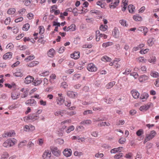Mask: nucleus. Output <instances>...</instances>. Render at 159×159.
I'll list each match as a JSON object with an SVG mask.
<instances>
[{
  "label": "nucleus",
  "instance_id": "1",
  "mask_svg": "<svg viewBox=\"0 0 159 159\" xmlns=\"http://www.w3.org/2000/svg\"><path fill=\"white\" fill-rule=\"evenodd\" d=\"M17 143V140L15 139H9L5 141L3 144V146L9 148L13 146Z\"/></svg>",
  "mask_w": 159,
  "mask_h": 159
},
{
  "label": "nucleus",
  "instance_id": "2",
  "mask_svg": "<svg viewBox=\"0 0 159 159\" xmlns=\"http://www.w3.org/2000/svg\"><path fill=\"white\" fill-rule=\"evenodd\" d=\"M57 96L56 97V102L57 105L61 106L63 104L65 101V97L63 94L61 93L57 94Z\"/></svg>",
  "mask_w": 159,
  "mask_h": 159
},
{
  "label": "nucleus",
  "instance_id": "3",
  "mask_svg": "<svg viewBox=\"0 0 159 159\" xmlns=\"http://www.w3.org/2000/svg\"><path fill=\"white\" fill-rule=\"evenodd\" d=\"M157 133L155 130H152L149 134H146L143 143H145L146 142L150 140L153 139L156 135Z\"/></svg>",
  "mask_w": 159,
  "mask_h": 159
},
{
  "label": "nucleus",
  "instance_id": "4",
  "mask_svg": "<svg viewBox=\"0 0 159 159\" xmlns=\"http://www.w3.org/2000/svg\"><path fill=\"white\" fill-rule=\"evenodd\" d=\"M152 105V103L149 102L141 106L139 108V110L141 111H147Z\"/></svg>",
  "mask_w": 159,
  "mask_h": 159
},
{
  "label": "nucleus",
  "instance_id": "5",
  "mask_svg": "<svg viewBox=\"0 0 159 159\" xmlns=\"http://www.w3.org/2000/svg\"><path fill=\"white\" fill-rule=\"evenodd\" d=\"M87 68L89 71L91 72H95L97 70V68L95 65L92 63L88 64Z\"/></svg>",
  "mask_w": 159,
  "mask_h": 159
},
{
  "label": "nucleus",
  "instance_id": "6",
  "mask_svg": "<svg viewBox=\"0 0 159 159\" xmlns=\"http://www.w3.org/2000/svg\"><path fill=\"white\" fill-rule=\"evenodd\" d=\"M39 117L38 115H37L35 114H31L29 115L27 118V120H31L33 121H35L38 120Z\"/></svg>",
  "mask_w": 159,
  "mask_h": 159
},
{
  "label": "nucleus",
  "instance_id": "7",
  "mask_svg": "<svg viewBox=\"0 0 159 159\" xmlns=\"http://www.w3.org/2000/svg\"><path fill=\"white\" fill-rule=\"evenodd\" d=\"M26 105L30 106H34L36 104V101L33 99H28L25 102Z\"/></svg>",
  "mask_w": 159,
  "mask_h": 159
},
{
  "label": "nucleus",
  "instance_id": "8",
  "mask_svg": "<svg viewBox=\"0 0 159 159\" xmlns=\"http://www.w3.org/2000/svg\"><path fill=\"white\" fill-rule=\"evenodd\" d=\"M20 96V93L17 91H13L11 93V97L13 100H16L19 98Z\"/></svg>",
  "mask_w": 159,
  "mask_h": 159
},
{
  "label": "nucleus",
  "instance_id": "9",
  "mask_svg": "<svg viewBox=\"0 0 159 159\" xmlns=\"http://www.w3.org/2000/svg\"><path fill=\"white\" fill-rule=\"evenodd\" d=\"M112 34L116 38H119L120 37V32L117 28H115L112 31Z\"/></svg>",
  "mask_w": 159,
  "mask_h": 159
},
{
  "label": "nucleus",
  "instance_id": "10",
  "mask_svg": "<svg viewBox=\"0 0 159 159\" xmlns=\"http://www.w3.org/2000/svg\"><path fill=\"white\" fill-rule=\"evenodd\" d=\"M52 153L57 156H58L60 155V151L58 149L57 147H53L51 148Z\"/></svg>",
  "mask_w": 159,
  "mask_h": 159
},
{
  "label": "nucleus",
  "instance_id": "11",
  "mask_svg": "<svg viewBox=\"0 0 159 159\" xmlns=\"http://www.w3.org/2000/svg\"><path fill=\"white\" fill-rule=\"evenodd\" d=\"M131 93L133 97L135 99L138 98L140 94L137 91L134 89L131 91Z\"/></svg>",
  "mask_w": 159,
  "mask_h": 159
},
{
  "label": "nucleus",
  "instance_id": "12",
  "mask_svg": "<svg viewBox=\"0 0 159 159\" xmlns=\"http://www.w3.org/2000/svg\"><path fill=\"white\" fill-rule=\"evenodd\" d=\"M63 153L66 157H69L71 155L72 151L70 149H65L63 152Z\"/></svg>",
  "mask_w": 159,
  "mask_h": 159
},
{
  "label": "nucleus",
  "instance_id": "13",
  "mask_svg": "<svg viewBox=\"0 0 159 159\" xmlns=\"http://www.w3.org/2000/svg\"><path fill=\"white\" fill-rule=\"evenodd\" d=\"M34 80V78L30 76H27L25 79V83L26 84H29L33 82Z\"/></svg>",
  "mask_w": 159,
  "mask_h": 159
},
{
  "label": "nucleus",
  "instance_id": "14",
  "mask_svg": "<svg viewBox=\"0 0 159 159\" xmlns=\"http://www.w3.org/2000/svg\"><path fill=\"white\" fill-rule=\"evenodd\" d=\"M51 156V152L49 150H46L43 155V157L44 159L47 158H50Z\"/></svg>",
  "mask_w": 159,
  "mask_h": 159
},
{
  "label": "nucleus",
  "instance_id": "15",
  "mask_svg": "<svg viewBox=\"0 0 159 159\" xmlns=\"http://www.w3.org/2000/svg\"><path fill=\"white\" fill-rule=\"evenodd\" d=\"M67 95L70 98H74L77 95V93L72 91H68L67 92Z\"/></svg>",
  "mask_w": 159,
  "mask_h": 159
},
{
  "label": "nucleus",
  "instance_id": "16",
  "mask_svg": "<svg viewBox=\"0 0 159 159\" xmlns=\"http://www.w3.org/2000/svg\"><path fill=\"white\" fill-rule=\"evenodd\" d=\"M149 79L148 76L145 75H141L139 78V82H144L145 81L148 80Z\"/></svg>",
  "mask_w": 159,
  "mask_h": 159
},
{
  "label": "nucleus",
  "instance_id": "17",
  "mask_svg": "<svg viewBox=\"0 0 159 159\" xmlns=\"http://www.w3.org/2000/svg\"><path fill=\"white\" fill-rule=\"evenodd\" d=\"M138 30L143 33L144 35H146V33L148 31L147 28L145 26L139 27L138 28Z\"/></svg>",
  "mask_w": 159,
  "mask_h": 159
},
{
  "label": "nucleus",
  "instance_id": "18",
  "mask_svg": "<svg viewBox=\"0 0 159 159\" xmlns=\"http://www.w3.org/2000/svg\"><path fill=\"white\" fill-rule=\"evenodd\" d=\"M119 2V0H116L114 2L111 3L109 6L110 8L114 9L118 5Z\"/></svg>",
  "mask_w": 159,
  "mask_h": 159
},
{
  "label": "nucleus",
  "instance_id": "19",
  "mask_svg": "<svg viewBox=\"0 0 159 159\" xmlns=\"http://www.w3.org/2000/svg\"><path fill=\"white\" fill-rule=\"evenodd\" d=\"M39 64V62L37 61H32L30 63L27 64L26 66L30 67H32L36 66Z\"/></svg>",
  "mask_w": 159,
  "mask_h": 159
},
{
  "label": "nucleus",
  "instance_id": "20",
  "mask_svg": "<svg viewBox=\"0 0 159 159\" xmlns=\"http://www.w3.org/2000/svg\"><path fill=\"white\" fill-rule=\"evenodd\" d=\"M12 53L11 52H9L4 54L3 56V58L5 60L10 59L12 57Z\"/></svg>",
  "mask_w": 159,
  "mask_h": 159
},
{
  "label": "nucleus",
  "instance_id": "21",
  "mask_svg": "<svg viewBox=\"0 0 159 159\" xmlns=\"http://www.w3.org/2000/svg\"><path fill=\"white\" fill-rule=\"evenodd\" d=\"M55 54V51L53 48H51L48 52V55L50 57H53Z\"/></svg>",
  "mask_w": 159,
  "mask_h": 159
},
{
  "label": "nucleus",
  "instance_id": "22",
  "mask_svg": "<svg viewBox=\"0 0 159 159\" xmlns=\"http://www.w3.org/2000/svg\"><path fill=\"white\" fill-rule=\"evenodd\" d=\"M71 57L75 59H78L80 57V52H75L70 55Z\"/></svg>",
  "mask_w": 159,
  "mask_h": 159
},
{
  "label": "nucleus",
  "instance_id": "23",
  "mask_svg": "<svg viewBox=\"0 0 159 159\" xmlns=\"http://www.w3.org/2000/svg\"><path fill=\"white\" fill-rule=\"evenodd\" d=\"M149 97V95L148 93H144L141 95L140 99L142 100L143 102L146 101Z\"/></svg>",
  "mask_w": 159,
  "mask_h": 159
},
{
  "label": "nucleus",
  "instance_id": "24",
  "mask_svg": "<svg viewBox=\"0 0 159 159\" xmlns=\"http://www.w3.org/2000/svg\"><path fill=\"white\" fill-rule=\"evenodd\" d=\"M56 79V76L54 74H51L50 76L49 81L52 84L54 83Z\"/></svg>",
  "mask_w": 159,
  "mask_h": 159
},
{
  "label": "nucleus",
  "instance_id": "25",
  "mask_svg": "<svg viewBox=\"0 0 159 159\" xmlns=\"http://www.w3.org/2000/svg\"><path fill=\"white\" fill-rule=\"evenodd\" d=\"M122 148V147H119L116 148H114L111 150L110 152L111 153H115L117 152H120Z\"/></svg>",
  "mask_w": 159,
  "mask_h": 159
},
{
  "label": "nucleus",
  "instance_id": "26",
  "mask_svg": "<svg viewBox=\"0 0 159 159\" xmlns=\"http://www.w3.org/2000/svg\"><path fill=\"white\" fill-rule=\"evenodd\" d=\"M120 61L119 59L116 58L114 60V67L115 68L117 69L119 68L120 66V65L118 63V62Z\"/></svg>",
  "mask_w": 159,
  "mask_h": 159
},
{
  "label": "nucleus",
  "instance_id": "27",
  "mask_svg": "<svg viewBox=\"0 0 159 159\" xmlns=\"http://www.w3.org/2000/svg\"><path fill=\"white\" fill-rule=\"evenodd\" d=\"M9 157V155L7 152H5L1 155L0 157V159H6Z\"/></svg>",
  "mask_w": 159,
  "mask_h": 159
},
{
  "label": "nucleus",
  "instance_id": "28",
  "mask_svg": "<svg viewBox=\"0 0 159 159\" xmlns=\"http://www.w3.org/2000/svg\"><path fill=\"white\" fill-rule=\"evenodd\" d=\"M116 82L113 81L108 83L106 85V88L107 89H110L115 84Z\"/></svg>",
  "mask_w": 159,
  "mask_h": 159
},
{
  "label": "nucleus",
  "instance_id": "29",
  "mask_svg": "<svg viewBox=\"0 0 159 159\" xmlns=\"http://www.w3.org/2000/svg\"><path fill=\"white\" fill-rule=\"evenodd\" d=\"M128 10L129 12L134 13L135 10V7L132 5H130L128 7Z\"/></svg>",
  "mask_w": 159,
  "mask_h": 159
},
{
  "label": "nucleus",
  "instance_id": "30",
  "mask_svg": "<svg viewBox=\"0 0 159 159\" xmlns=\"http://www.w3.org/2000/svg\"><path fill=\"white\" fill-rule=\"evenodd\" d=\"M13 75L16 77H21L23 76L22 73L20 70L19 71H17L14 73Z\"/></svg>",
  "mask_w": 159,
  "mask_h": 159
},
{
  "label": "nucleus",
  "instance_id": "31",
  "mask_svg": "<svg viewBox=\"0 0 159 159\" xmlns=\"http://www.w3.org/2000/svg\"><path fill=\"white\" fill-rule=\"evenodd\" d=\"M98 126H109L110 125V124L109 123L106 122H100L98 125Z\"/></svg>",
  "mask_w": 159,
  "mask_h": 159
},
{
  "label": "nucleus",
  "instance_id": "32",
  "mask_svg": "<svg viewBox=\"0 0 159 159\" xmlns=\"http://www.w3.org/2000/svg\"><path fill=\"white\" fill-rule=\"evenodd\" d=\"M137 61H139L140 62L145 63L147 61V60L145 59L144 57H140L136 59Z\"/></svg>",
  "mask_w": 159,
  "mask_h": 159
},
{
  "label": "nucleus",
  "instance_id": "33",
  "mask_svg": "<svg viewBox=\"0 0 159 159\" xmlns=\"http://www.w3.org/2000/svg\"><path fill=\"white\" fill-rule=\"evenodd\" d=\"M76 26L75 25L72 24L68 27V30L70 31H75L76 30Z\"/></svg>",
  "mask_w": 159,
  "mask_h": 159
},
{
  "label": "nucleus",
  "instance_id": "34",
  "mask_svg": "<svg viewBox=\"0 0 159 159\" xmlns=\"http://www.w3.org/2000/svg\"><path fill=\"white\" fill-rule=\"evenodd\" d=\"M16 11V9L14 8L9 9L7 11V14L10 15L14 14Z\"/></svg>",
  "mask_w": 159,
  "mask_h": 159
},
{
  "label": "nucleus",
  "instance_id": "35",
  "mask_svg": "<svg viewBox=\"0 0 159 159\" xmlns=\"http://www.w3.org/2000/svg\"><path fill=\"white\" fill-rule=\"evenodd\" d=\"M101 38L100 33L99 31L97 30L96 32V40L97 41H99Z\"/></svg>",
  "mask_w": 159,
  "mask_h": 159
},
{
  "label": "nucleus",
  "instance_id": "36",
  "mask_svg": "<svg viewBox=\"0 0 159 159\" xmlns=\"http://www.w3.org/2000/svg\"><path fill=\"white\" fill-rule=\"evenodd\" d=\"M150 75L153 77L157 78L159 76V74L157 72L152 71L150 72Z\"/></svg>",
  "mask_w": 159,
  "mask_h": 159
},
{
  "label": "nucleus",
  "instance_id": "37",
  "mask_svg": "<svg viewBox=\"0 0 159 159\" xmlns=\"http://www.w3.org/2000/svg\"><path fill=\"white\" fill-rule=\"evenodd\" d=\"M113 44V43L112 42H108L103 43L102 44V46L103 48H106L110 46H111Z\"/></svg>",
  "mask_w": 159,
  "mask_h": 159
},
{
  "label": "nucleus",
  "instance_id": "38",
  "mask_svg": "<svg viewBox=\"0 0 159 159\" xmlns=\"http://www.w3.org/2000/svg\"><path fill=\"white\" fill-rule=\"evenodd\" d=\"M30 26V25L28 23H27L23 25L22 29L23 30L27 31L29 29Z\"/></svg>",
  "mask_w": 159,
  "mask_h": 159
},
{
  "label": "nucleus",
  "instance_id": "39",
  "mask_svg": "<svg viewBox=\"0 0 159 159\" xmlns=\"http://www.w3.org/2000/svg\"><path fill=\"white\" fill-rule=\"evenodd\" d=\"M101 60L102 61H110L111 60V59L109 58V57L106 56H105L101 58Z\"/></svg>",
  "mask_w": 159,
  "mask_h": 159
},
{
  "label": "nucleus",
  "instance_id": "40",
  "mask_svg": "<svg viewBox=\"0 0 159 159\" xmlns=\"http://www.w3.org/2000/svg\"><path fill=\"white\" fill-rule=\"evenodd\" d=\"M5 85L6 87H7L10 89H11L12 88L15 89L16 87V85L15 84H6Z\"/></svg>",
  "mask_w": 159,
  "mask_h": 159
},
{
  "label": "nucleus",
  "instance_id": "41",
  "mask_svg": "<svg viewBox=\"0 0 159 159\" xmlns=\"http://www.w3.org/2000/svg\"><path fill=\"white\" fill-rule=\"evenodd\" d=\"M42 82V80H34L33 83V85L35 86H37L39 84H40Z\"/></svg>",
  "mask_w": 159,
  "mask_h": 159
},
{
  "label": "nucleus",
  "instance_id": "42",
  "mask_svg": "<svg viewBox=\"0 0 159 159\" xmlns=\"http://www.w3.org/2000/svg\"><path fill=\"white\" fill-rule=\"evenodd\" d=\"M92 123V121L90 120H87L82 121L81 122V124L83 125H89L90 124Z\"/></svg>",
  "mask_w": 159,
  "mask_h": 159
},
{
  "label": "nucleus",
  "instance_id": "43",
  "mask_svg": "<svg viewBox=\"0 0 159 159\" xmlns=\"http://www.w3.org/2000/svg\"><path fill=\"white\" fill-rule=\"evenodd\" d=\"M107 25H101L100 26L99 29L101 30L102 31H105L107 30Z\"/></svg>",
  "mask_w": 159,
  "mask_h": 159
},
{
  "label": "nucleus",
  "instance_id": "44",
  "mask_svg": "<svg viewBox=\"0 0 159 159\" xmlns=\"http://www.w3.org/2000/svg\"><path fill=\"white\" fill-rule=\"evenodd\" d=\"M133 19L136 21H140L142 20L141 16H134L133 17Z\"/></svg>",
  "mask_w": 159,
  "mask_h": 159
},
{
  "label": "nucleus",
  "instance_id": "45",
  "mask_svg": "<svg viewBox=\"0 0 159 159\" xmlns=\"http://www.w3.org/2000/svg\"><path fill=\"white\" fill-rule=\"evenodd\" d=\"M34 58V55L29 56L27 57L25 59V61H30L32 60Z\"/></svg>",
  "mask_w": 159,
  "mask_h": 159
},
{
  "label": "nucleus",
  "instance_id": "46",
  "mask_svg": "<svg viewBox=\"0 0 159 159\" xmlns=\"http://www.w3.org/2000/svg\"><path fill=\"white\" fill-rule=\"evenodd\" d=\"M75 129V127L73 125H71L66 130V132L67 133H70L71 131Z\"/></svg>",
  "mask_w": 159,
  "mask_h": 159
},
{
  "label": "nucleus",
  "instance_id": "47",
  "mask_svg": "<svg viewBox=\"0 0 159 159\" xmlns=\"http://www.w3.org/2000/svg\"><path fill=\"white\" fill-rule=\"evenodd\" d=\"M63 113V111H57L54 112V115L56 116H59V115H61V116H62V114Z\"/></svg>",
  "mask_w": 159,
  "mask_h": 159
},
{
  "label": "nucleus",
  "instance_id": "48",
  "mask_svg": "<svg viewBox=\"0 0 159 159\" xmlns=\"http://www.w3.org/2000/svg\"><path fill=\"white\" fill-rule=\"evenodd\" d=\"M26 12V9L24 8H22L20 9L18 11V14L20 15H23Z\"/></svg>",
  "mask_w": 159,
  "mask_h": 159
},
{
  "label": "nucleus",
  "instance_id": "49",
  "mask_svg": "<svg viewBox=\"0 0 159 159\" xmlns=\"http://www.w3.org/2000/svg\"><path fill=\"white\" fill-rule=\"evenodd\" d=\"M15 133L14 131L13 130H11V131L7 132L6 134L8 136V137H11L13 135L15 134Z\"/></svg>",
  "mask_w": 159,
  "mask_h": 159
},
{
  "label": "nucleus",
  "instance_id": "50",
  "mask_svg": "<svg viewBox=\"0 0 159 159\" xmlns=\"http://www.w3.org/2000/svg\"><path fill=\"white\" fill-rule=\"evenodd\" d=\"M148 43L149 46H152L154 44L153 39L152 38L149 39L148 41Z\"/></svg>",
  "mask_w": 159,
  "mask_h": 159
},
{
  "label": "nucleus",
  "instance_id": "51",
  "mask_svg": "<svg viewBox=\"0 0 159 159\" xmlns=\"http://www.w3.org/2000/svg\"><path fill=\"white\" fill-rule=\"evenodd\" d=\"M119 22L121 25L123 26H127L128 25L126 23V21L123 19L120 20Z\"/></svg>",
  "mask_w": 159,
  "mask_h": 159
},
{
  "label": "nucleus",
  "instance_id": "52",
  "mask_svg": "<svg viewBox=\"0 0 159 159\" xmlns=\"http://www.w3.org/2000/svg\"><path fill=\"white\" fill-rule=\"evenodd\" d=\"M149 51V49L148 48H146L145 49H143L139 51V52L141 54H144L147 53Z\"/></svg>",
  "mask_w": 159,
  "mask_h": 159
},
{
  "label": "nucleus",
  "instance_id": "53",
  "mask_svg": "<svg viewBox=\"0 0 159 159\" xmlns=\"http://www.w3.org/2000/svg\"><path fill=\"white\" fill-rule=\"evenodd\" d=\"M28 92L27 90L24 91L21 96V98H25L26 97L28 96Z\"/></svg>",
  "mask_w": 159,
  "mask_h": 159
},
{
  "label": "nucleus",
  "instance_id": "54",
  "mask_svg": "<svg viewBox=\"0 0 159 159\" xmlns=\"http://www.w3.org/2000/svg\"><path fill=\"white\" fill-rule=\"evenodd\" d=\"M39 34H42L44 31V29L43 26H40L39 27Z\"/></svg>",
  "mask_w": 159,
  "mask_h": 159
},
{
  "label": "nucleus",
  "instance_id": "55",
  "mask_svg": "<svg viewBox=\"0 0 159 159\" xmlns=\"http://www.w3.org/2000/svg\"><path fill=\"white\" fill-rule=\"evenodd\" d=\"M92 45L91 44H84L82 46V48H90L92 47Z\"/></svg>",
  "mask_w": 159,
  "mask_h": 159
},
{
  "label": "nucleus",
  "instance_id": "56",
  "mask_svg": "<svg viewBox=\"0 0 159 159\" xmlns=\"http://www.w3.org/2000/svg\"><path fill=\"white\" fill-rule=\"evenodd\" d=\"M143 133V130L142 129H139L136 132V134L138 136H139Z\"/></svg>",
  "mask_w": 159,
  "mask_h": 159
},
{
  "label": "nucleus",
  "instance_id": "57",
  "mask_svg": "<svg viewBox=\"0 0 159 159\" xmlns=\"http://www.w3.org/2000/svg\"><path fill=\"white\" fill-rule=\"evenodd\" d=\"M11 20V19L10 17H7L5 20L4 23L6 25H9L10 23Z\"/></svg>",
  "mask_w": 159,
  "mask_h": 159
},
{
  "label": "nucleus",
  "instance_id": "58",
  "mask_svg": "<svg viewBox=\"0 0 159 159\" xmlns=\"http://www.w3.org/2000/svg\"><path fill=\"white\" fill-rule=\"evenodd\" d=\"M26 143V141L25 140H24L21 142H20L18 145V147L19 148H21L23 147L25 145Z\"/></svg>",
  "mask_w": 159,
  "mask_h": 159
},
{
  "label": "nucleus",
  "instance_id": "59",
  "mask_svg": "<svg viewBox=\"0 0 159 159\" xmlns=\"http://www.w3.org/2000/svg\"><path fill=\"white\" fill-rule=\"evenodd\" d=\"M123 156V153H119L118 154H116L114 156V158L115 159H119Z\"/></svg>",
  "mask_w": 159,
  "mask_h": 159
},
{
  "label": "nucleus",
  "instance_id": "60",
  "mask_svg": "<svg viewBox=\"0 0 159 159\" xmlns=\"http://www.w3.org/2000/svg\"><path fill=\"white\" fill-rule=\"evenodd\" d=\"M156 61V57L155 56H152L151 58L148 59V61L150 63Z\"/></svg>",
  "mask_w": 159,
  "mask_h": 159
},
{
  "label": "nucleus",
  "instance_id": "61",
  "mask_svg": "<svg viewBox=\"0 0 159 159\" xmlns=\"http://www.w3.org/2000/svg\"><path fill=\"white\" fill-rule=\"evenodd\" d=\"M125 123V121L124 120H119L117 122L116 125H123Z\"/></svg>",
  "mask_w": 159,
  "mask_h": 159
},
{
  "label": "nucleus",
  "instance_id": "62",
  "mask_svg": "<svg viewBox=\"0 0 159 159\" xmlns=\"http://www.w3.org/2000/svg\"><path fill=\"white\" fill-rule=\"evenodd\" d=\"M39 103L40 105L43 106H45L47 105V102L46 101H44L42 99H41L39 101Z\"/></svg>",
  "mask_w": 159,
  "mask_h": 159
},
{
  "label": "nucleus",
  "instance_id": "63",
  "mask_svg": "<svg viewBox=\"0 0 159 159\" xmlns=\"http://www.w3.org/2000/svg\"><path fill=\"white\" fill-rule=\"evenodd\" d=\"M23 20V18L22 17H20L18 18L15 20V22L16 23H18L22 21Z\"/></svg>",
  "mask_w": 159,
  "mask_h": 159
},
{
  "label": "nucleus",
  "instance_id": "64",
  "mask_svg": "<svg viewBox=\"0 0 159 159\" xmlns=\"http://www.w3.org/2000/svg\"><path fill=\"white\" fill-rule=\"evenodd\" d=\"M14 45L13 44L11 43L8 44L6 46V48L9 49H12Z\"/></svg>",
  "mask_w": 159,
  "mask_h": 159
}]
</instances>
